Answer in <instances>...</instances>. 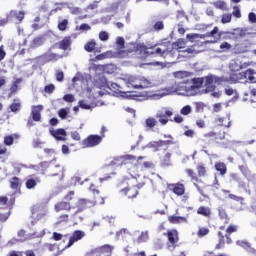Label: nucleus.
Here are the masks:
<instances>
[{
	"label": "nucleus",
	"instance_id": "44",
	"mask_svg": "<svg viewBox=\"0 0 256 256\" xmlns=\"http://www.w3.org/2000/svg\"><path fill=\"white\" fill-rule=\"evenodd\" d=\"M50 165H51V161L50 162H47V161L40 162V168H41L42 175H45L47 168L50 167Z\"/></svg>",
	"mask_w": 256,
	"mask_h": 256
},
{
	"label": "nucleus",
	"instance_id": "49",
	"mask_svg": "<svg viewBox=\"0 0 256 256\" xmlns=\"http://www.w3.org/2000/svg\"><path fill=\"white\" fill-rule=\"evenodd\" d=\"M236 31V35L239 39V37H245L247 35V29L246 28H236L234 29Z\"/></svg>",
	"mask_w": 256,
	"mask_h": 256
},
{
	"label": "nucleus",
	"instance_id": "24",
	"mask_svg": "<svg viewBox=\"0 0 256 256\" xmlns=\"http://www.w3.org/2000/svg\"><path fill=\"white\" fill-rule=\"evenodd\" d=\"M254 73H255V70L247 69L245 72H242V75L244 79H248L251 83H256L255 76H253Z\"/></svg>",
	"mask_w": 256,
	"mask_h": 256
},
{
	"label": "nucleus",
	"instance_id": "64",
	"mask_svg": "<svg viewBox=\"0 0 256 256\" xmlns=\"http://www.w3.org/2000/svg\"><path fill=\"white\" fill-rule=\"evenodd\" d=\"M248 21L249 23H252V24L256 23V14L254 12H250L248 14Z\"/></svg>",
	"mask_w": 256,
	"mask_h": 256
},
{
	"label": "nucleus",
	"instance_id": "62",
	"mask_svg": "<svg viewBox=\"0 0 256 256\" xmlns=\"http://www.w3.org/2000/svg\"><path fill=\"white\" fill-rule=\"evenodd\" d=\"M14 141H15V139L13 138V136L4 137V144L7 145L8 147L13 145Z\"/></svg>",
	"mask_w": 256,
	"mask_h": 256
},
{
	"label": "nucleus",
	"instance_id": "15",
	"mask_svg": "<svg viewBox=\"0 0 256 256\" xmlns=\"http://www.w3.org/2000/svg\"><path fill=\"white\" fill-rule=\"evenodd\" d=\"M169 191H172L175 195L181 196L185 193V185L181 183L168 184Z\"/></svg>",
	"mask_w": 256,
	"mask_h": 256
},
{
	"label": "nucleus",
	"instance_id": "13",
	"mask_svg": "<svg viewBox=\"0 0 256 256\" xmlns=\"http://www.w3.org/2000/svg\"><path fill=\"white\" fill-rule=\"evenodd\" d=\"M136 49H139V53L144 57V59L150 57V55H155V51H149V49H153V46L149 47L144 43L137 44Z\"/></svg>",
	"mask_w": 256,
	"mask_h": 256
},
{
	"label": "nucleus",
	"instance_id": "53",
	"mask_svg": "<svg viewBox=\"0 0 256 256\" xmlns=\"http://www.w3.org/2000/svg\"><path fill=\"white\" fill-rule=\"evenodd\" d=\"M203 109H205V103H203V102H195V111H196V113L203 112Z\"/></svg>",
	"mask_w": 256,
	"mask_h": 256
},
{
	"label": "nucleus",
	"instance_id": "41",
	"mask_svg": "<svg viewBox=\"0 0 256 256\" xmlns=\"http://www.w3.org/2000/svg\"><path fill=\"white\" fill-rule=\"evenodd\" d=\"M67 25H69V20L64 19L58 23L59 31H67Z\"/></svg>",
	"mask_w": 256,
	"mask_h": 256
},
{
	"label": "nucleus",
	"instance_id": "33",
	"mask_svg": "<svg viewBox=\"0 0 256 256\" xmlns=\"http://www.w3.org/2000/svg\"><path fill=\"white\" fill-rule=\"evenodd\" d=\"M198 215H203L204 217H209L211 215V210L205 206H201L197 210Z\"/></svg>",
	"mask_w": 256,
	"mask_h": 256
},
{
	"label": "nucleus",
	"instance_id": "2",
	"mask_svg": "<svg viewBox=\"0 0 256 256\" xmlns=\"http://www.w3.org/2000/svg\"><path fill=\"white\" fill-rule=\"evenodd\" d=\"M19 243H23L25 241H29L31 239H39L41 237H45V230H42L41 232H33L25 234V230H19L17 233Z\"/></svg>",
	"mask_w": 256,
	"mask_h": 256
},
{
	"label": "nucleus",
	"instance_id": "54",
	"mask_svg": "<svg viewBox=\"0 0 256 256\" xmlns=\"http://www.w3.org/2000/svg\"><path fill=\"white\" fill-rule=\"evenodd\" d=\"M138 44L136 43H130L129 48L126 50L128 53H139V49H136Z\"/></svg>",
	"mask_w": 256,
	"mask_h": 256
},
{
	"label": "nucleus",
	"instance_id": "9",
	"mask_svg": "<svg viewBox=\"0 0 256 256\" xmlns=\"http://www.w3.org/2000/svg\"><path fill=\"white\" fill-rule=\"evenodd\" d=\"M55 59H57V54L45 53L41 56L34 58L33 61H37L38 65H46V63H50V61H55Z\"/></svg>",
	"mask_w": 256,
	"mask_h": 256
},
{
	"label": "nucleus",
	"instance_id": "32",
	"mask_svg": "<svg viewBox=\"0 0 256 256\" xmlns=\"http://www.w3.org/2000/svg\"><path fill=\"white\" fill-rule=\"evenodd\" d=\"M159 147H161V146H160V143H159V140H158V141L149 142L144 147V149H154V152L157 153V151H159Z\"/></svg>",
	"mask_w": 256,
	"mask_h": 256
},
{
	"label": "nucleus",
	"instance_id": "59",
	"mask_svg": "<svg viewBox=\"0 0 256 256\" xmlns=\"http://www.w3.org/2000/svg\"><path fill=\"white\" fill-rule=\"evenodd\" d=\"M186 39H188V41H190V43H193L196 41V39H199V34H197V33L187 34Z\"/></svg>",
	"mask_w": 256,
	"mask_h": 256
},
{
	"label": "nucleus",
	"instance_id": "43",
	"mask_svg": "<svg viewBox=\"0 0 256 256\" xmlns=\"http://www.w3.org/2000/svg\"><path fill=\"white\" fill-rule=\"evenodd\" d=\"M78 105H79L80 109H85L86 111L93 109V106H91V104L86 103L85 100H80L78 102Z\"/></svg>",
	"mask_w": 256,
	"mask_h": 256
},
{
	"label": "nucleus",
	"instance_id": "14",
	"mask_svg": "<svg viewBox=\"0 0 256 256\" xmlns=\"http://www.w3.org/2000/svg\"><path fill=\"white\" fill-rule=\"evenodd\" d=\"M113 249L111 248L110 245H104L102 247H98L96 249L91 250L90 252L87 253L88 256H98L101 255V253H111Z\"/></svg>",
	"mask_w": 256,
	"mask_h": 256
},
{
	"label": "nucleus",
	"instance_id": "37",
	"mask_svg": "<svg viewBox=\"0 0 256 256\" xmlns=\"http://www.w3.org/2000/svg\"><path fill=\"white\" fill-rule=\"evenodd\" d=\"M229 68L233 73H237V71H241L243 69V67L237 62L230 63Z\"/></svg>",
	"mask_w": 256,
	"mask_h": 256
},
{
	"label": "nucleus",
	"instance_id": "63",
	"mask_svg": "<svg viewBox=\"0 0 256 256\" xmlns=\"http://www.w3.org/2000/svg\"><path fill=\"white\" fill-rule=\"evenodd\" d=\"M218 213H219L220 219H227V212L223 207L218 208Z\"/></svg>",
	"mask_w": 256,
	"mask_h": 256
},
{
	"label": "nucleus",
	"instance_id": "56",
	"mask_svg": "<svg viewBox=\"0 0 256 256\" xmlns=\"http://www.w3.org/2000/svg\"><path fill=\"white\" fill-rule=\"evenodd\" d=\"M219 33V27L215 26L212 31L205 33V37H214Z\"/></svg>",
	"mask_w": 256,
	"mask_h": 256
},
{
	"label": "nucleus",
	"instance_id": "25",
	"mask_svg": "<svg viewBox=\"0 0 256 256\" xmlns=\"http://www.w3.org/2000/svg\"><path fill=\"white\" fill-rule=\"evenodd\" d=\"M9 109L12 113H19V111H21V102L19 99H14L13 103L10 104Z\"/></svg>",
	"mask_w": 256,
	"mask_h": 256
},
{
	"label": "nucleus",
	"instance_id": "17",
	"mask_svg": "<svg viewBox=\"0 0 256 256\" xmlns=\"http://www.w3.org/2000/svg\"><path fill=\"white\" fill-rule=\"evenodd\" d=\"M71 36H65L59 43H58V49H61L62 51H67V49H70L71 47Z\"/></svg>",
	"mask_w": 256,
	"mask_h": 256
},
{
	"label": "nucleus",
	"instance_id": "12",
	"mask_svg": "<svg viewBox=\"0 0 256 256\" xmlns=\"http://www.w3.org/2000/svg\"><path fill=\"white\" fill-rule=\"evenodd\" d=\"M218 39H222L224 41H237L239 37L237 36V33L235 32H229V31H219L218 30Z\"/></svg>",
	"mask_w": 256,
	"mask_h": 256
},
{
	"label": "nucleus",
	"instance_id": "31",
	"mask_svg": "<svg viewBox=\"0 0 256 256\" xmlns=\"http://www.w3.org/2000/svg\"><path fill=\"white\" fill-rule=\"evenodd\" d=\"M173 51V48L169 49H161V48H156V50L154 51V54L156 53L157 55H160V57H167V55H169V53H171Z\"/></svg>",
	"mask_w": 256,
	"mask_h": 256
},
{
	"label": "nucleus",
	"instance_id": "3",
	"mask_svg": "<svg viewBox=\"0 0 256 256\" xmlns=\"http://www.w3.org/2000/svg\"><path fill=\"white\" fill-rule=\"evenodd\" d=\"M106 89L112 91L113 93H122V97H124L125 99H131L132 101H135V99H137V95L127 94V92L120 91L119 89H121V86L114 82L108 81V86H106Z\"/></svg>",
	"mask_w": 256,
	"mask_h": 256
},
{
	"label": "nucleus",
	"instance_id": "35",
	"mask_svg": "<svg viewBox=\"0 0 256 256\" xmlns=\"http://www.w3.org/2000/svg\"><path fill=\"white\" fill-rule=\"evenodd\" d=\"M95 45H97L95 41L91 40L85 44L84 49L87 51V53H93V51H95Z\"/></svg>",
	"mask_w": 256,
	"mask_h": 256
},
{
	"label": "nucleus",
	"instance_id": "19",
	"mask_svg": "<svg viewBox=\"0 0 256 256\" xmlns=\"http://www.w3.org/2000/svg\"><path fill=\"white\" fill-rule=\"evenodd\" d=\"M45 43V37L38 36L32 40L30 43V49H37L38 47H41Z\"/></svg>",
	"mask_w": 256,
	"mask_h": 256
},
{
	"label": "nucleus",
	"instance_id": "11",
	"mask_svg": "<svg viewBox=\"0 0 256 256\" xmlns=\"http://www.w3.org/2000/svg\"><path fill=\"white\" fill-rule=\"evenodd\" d=\"M109 81L104 75H99L94 79V85L97 87V89H102V91H106V93H109L107 91V87H109Z\"/></svg>",
	"mask_w": 256,
	"mask_h": 256
},
{
	"label": "nucleus",
	"instance_id": "10",
	"mask_svg": "<svg viewBox=\"0 0 256 256\" xmlns=\"http://www.w3.org/2000/svg\"><path fill=\"white\" fill-rule=\"evenodd\" d=\"M50 135L56 139V141H67V138L65 136L67 135V131L64 128H58V129H49Z\"/></svg>",
	"mask_w": 256,
	"mask_h": 256
},
{
	"label": "nucleus",
	"instance_id": "47",
	"mask_svg": "<svg viewBox=\"0 0 256 256\" xmlns=\"http://www.w3.org/2000/svg\"><path fill=\"white\" fill-rule=\"evenodd\" d=\"M116 45L118 49H125V38L119 36L116 39Z\"/></svg>",
	"mask_w": 256,
	"mask_h": 256
},
{
	"label": "nucleus",
	"instance_id": "45",
	"mask_svg": "<svg viewBox=\"0 0 256 256\" xmlns=\"http://www.w3.org/2000/svg\"><path fill=\"white\" fill-rule=\"evenodd\" d=\"M10 187L11 189H19V178L17 176H14L10 181Z\"/></svg>",
	"mask_w": 256,
	"mask_h": 256
},
{
	"label": "nucleus",
	"instance_id": "55",
	"mask_svg": "<svg viewBox=\"0 0 256 256\" xmlns=\"http://www.w3.org/2000/svg\"><path fill=\"white\" fill-rule=\"evenodd\" d=\"M154 249L156 251H161V249H163V241L161 239H156L154 241Z\"/></svg>",
	"mask_w": 256,
	"mask_h": 256
},
{
	"label": "nucleus",
	"instance_id": "60",
	"mask_svg": "<svg viewBox=\"0 0 256 256\" xmlns=\"http://www.w3.org/2000/svg\"><path fill=\"white\" fill-rule=\"evenodd\" d=\"M100 41H109V33L107 31H101L99 33Z\"/></svg>",
	"mask_w": 256,
	"mask_h": 256
},
{
	"label": "nucleus",
	"instance_id": "8",
	"mask_svg": "<svg viewBox=\"0 0 256 256\" xmlns=\"http://www.w3.org/2000/svg\"><path fill=\"white\" fill-rule=\"evenodd\" d=\"M85 237V231L82 230H75L72 233V236L69 238L68 244L65 246V249H69L70 247H73L77 241H81Z\"/></svg>",
	"mask_w": 256,
	"mask_h": 256
},
{
	"label": "nucleus",
	"instance_id": "16",
	"mask_svg": "<svg viewBox=\"0 0 256 256\" xmlns=\"http://www.w3.org/2000/svg\"><path fill=\"white\" fill-rule=\"evenodd\" d=\"M42 109H43V105L32 106V112H31L32 121H36V122L41 121Z\"/></svg>",
	"mask_w": 256,
	"mask_h": 256
},
{
	"label": "nucleus",
	"instance_id": "48",
	"mask_svg": "<svg viewBox=\"0 0 256 256\" xmlns=\"http://www.w3.org/2000/svg\"><path fill=\"white\" fill-rule=\"evenodd\" d=\"M232 17H233L232 14H223L221 18V23H223V25L227 23H231Z\"/></svg>",
	"mask_w": 256,
	"mask_h": 256
},
{
	"label": "nucleus",
	"instance_id": "42",
	"mask_svg": "<svg viewBox=\"0 0 256 256\" xmlns=\"http://www.w3.org/2000/svg\"><path fill=\"white\" fill-rule=\"evenodd\" d=\"M205 87L206 88L201 91V95L207 94V93H213V91H215V89H217V86H215L213 84L207 85Z\"/></svg>",
	"mask_w": 256,
	"mask_h": 256
},
{
	"label": "nucleus",
	"instance_id": "23",
	"mask_svg": "<svg viewBox=\"0 0 256 256\" xmlns=\"http://www.w3.org/2000/svg\"><path fill=\"white\" fill-rule=\"evenodd\" d=\"M169 222L172 223L173 225H177L179 223H187V218L183 216H170L168 218Z\"/></svg>",
	"mask_w": 256,
	"mask_h": 256
},
{
	"label": "nucleus",
	"instance_id": "4",
	"mask_svg": "<svg viewBox=\"0 0 256 256\" xmlns=\"http://www.w3.org/2000/svg\"><path fill=\"white\" fill-rule=\"evenodd\" d=\"M101 141H103V136L91 134L82 141V145L84 147H97V145H101Z\"/></svg>",
	"mask_w": 256,
	"mask_h": 256
},
{
	"label": "nucleus",
	"instance_id": "57",
	"mask_svg": "<svg viewBox=\"0 0 256 256\" xmlns=\"http://www.w3.org/2000/svg\"><path fill=\"white\" fill-rule=\"evenodd\" d=\"M197 171L199 177H205V174L207 173V170H205V166H203L202 164H199L197 166Z\"/></svg>",
	"mask_w": 256,
	"mask_h": 256
},
{
	"label": "nucleus",
	"instance_id": "36",
	"mask_svg": "<svg viewBox=\"0 0 256 256\" xmlns=\"http://www.w3.org/2000/svg\"><path fill=\"white\" fill-rule=\"evenodd\" d=\"M237 183L239 189H243V191H245V193H249V195L251 194V191L249 190V185L245 183V181L240 179Z\"/></svg>",
	"mask_w": 256,
	"mask_h": 256
},
{
	"label": "nucleus",
	"instance_id": "1",
	"mask_svg": "<svg viewBox=\"0 0 256 256\" xmlns=\"http://www.w3.org/2000/svg\"><path fill=\"white\" fill-rule=\"evenodd\" d=\"M187 86L184 87L186 93L188 95H197V91L203 87V83H205V78H193L191 80H184Z\"/></svg>",
	"mask_w": 256,
	"mask_h": 256
},
{
	"label": "nucleus",
	"instance_id": "7",
	"mask_svg": "<svg viewBox=\"0 0 256 256\" xmlns=\"http://www.w3.org/2000/svg\"><path fill=\"white\" fill-rule=\"evenodd\" d=\"M163 110H160L156 113V119H158L159 123L161 125H167L169 123V118L167 117H173V111L168 110L167 108H164Z\"/></svg>",
	"mask_w": 256,
	"mask_h": 256
},
{
	"label": "nucleus",
	"instance_id": "5",
	"mask_svg": "<svg viewBox=\"0 0 256 256\" xmlns=\"http://www.w3.org/2000/svg\"><path fill=\"white\" fill-rule=\"evenodd\" d=\"M77 210L76 212L72 215V217H76L78 213H82V211H85V209H89L91 207H95V203L92 202L91 200L87 199H79L78 202L76 203Z\"/></svg>",
	"mask_w": 256,
	"mask_h": 256
},
{
	"label": "nucleus",
	"instance_id": "38",
	"mask_svg": "<svg viewBox=\"0 0 256 256\" xmlns=\"http://www.w3.org/2000/svg\"><path fill=\"white\" fill-rule=\"evenodd\" d=\"M236 245H238V247H242V249H245V251H247V249H249V246L251 245V243H249L246 240H237Z\"/></svg>",
	"mask_w": 256,
	"mask_h": 256
},
{
	"label": "nucleus",
	"instance_id": "61",
	"mask_svg": "<svg viewBox=\"0 0 256 256\" xmlns=\"http://www.w3.org/2000/svg\"><path fill=\"white\" fill-rule=\"evenodd\" d=\"M239 170L241 171V173L244 175V177H249V168L245 165H240L239 166Z\"/></svg>",
	"mask_w": 256,
	"mask_h": 256
},
{
	"label": "nucleus",
	"instance_id": "27",
	"mask_svg": "<svg viewBox=\"0 0 256 256\" xmlns=\"http://www.w3.org/2000/svg\"><path fill=\"white\" fill-rule=\"evenodd\" d=\"M37 183H41V180L39 178H29L25 183L26 189H35V187H37Z\"/></svg>",
	"mask_w": 256,
	"mask_h": 256
},
{
	"label": "nucleus",
	"instance_id": "39",
	"mask_svg": "<svg viewBox=\"0 0 256 256\" xmlns=\"http://www.w3.org/2000/svg\"><path fill=\"white\" fill-rule=\"evenodd\" d=\"M225 5H226V3L224 0H217V1L213 2V6L216 9H220L221 11H224Z\"/></svg>",
	"mask_w": 256,
	"mask_h": 256
},
{
	"label": "nucleus",
	"instance_id": "21",
	"mask_svg": "<svg viewBox=\"0 0 256 256\" xmlns=\"http://www.w3.org/2000/svg\"><path fill=\"white\" fill-rule=\"evenodd\" d=\"M160 167H171V153L167 152L160 161Z\"/></svg>",
	"mask_w": 256,
	"mask_h": 256
},
{
	"label": "nucleus",
	"instance_id": "22",
	"mask_svg": "<svg viewBox=\"0 0 256 256\" xmlns=\"http://www.w3.org/2000/svg\"><path fill=\"white\" fill-rule=\"evenodd\" d=\"M156 126H157V119H155L153 117H149L145 120L144 127L146 128V131H149L150 129H153Z\"/></svg>",
	"mask_w": 256,
	"mask_h": 256
},
{
	"label": "nucleus",
	"instance_id": "28",
	"mask_svg": "<svg viewBox=\"0 0 256 256\" xmlns=\"http://www.w3.org/2000/svg\"><path fill=\"white\" fill-rule=\"evenodd\" d=\"M102 67L104 73H107L108 75H113V73L117 71V66H115V64H105Z\"/></svg>",
	"mask_w": 256,
	"mask_h": 256
},
{
	"label": "nucleus",
	"instance_id": "20",
	"mask_svg": "<svg viewBox=\"0 0 256 256\" xmlns=\"http://www.w3.org/2000/svg\"><path fill=\"white\" fill-rule=\"evenodd\" d=\"M169 243L175 244L179 241V232L177 230H171L167 233Z\"/></svg>",
	"mask_w": 256,
	"mask_h": 256
},
{
	"label": "nucleus",
	"instance_id": "50",
	"mask_svg": "<svg viewBox=\"0 0 256 256\" xmlns=\"http://www.w3.org/2000/svg\"><path fill=\"white\" fill-rule=\"evenodd\" d=\"M154 31H163L165 29V24L163 21H157L153 26Z\"/></svg>",
	"mask_w": 256,
	"mask_h": 256
},
{
	"label": "nucleus",
	"instance_id": "51",
	"mask_svg": "<svg viewBox=\"0 0 256 256\" xmlns=\"http://www.w3.org/2000/svg\"><path fill=\"white\" fill-rule=\"evenodd\" d=\"M214 83L221 85V83H229V79L225 77L214 76Z\"/></svg>",
	"mask_w": 256,
	"mask_h": 256
},
{
	"label": "nucleus",
	"instance_id": "26",
	"mask_svg": "<svg viewBox=\"0 0 256 256\" xmlns=\"http://www.w3.org/2000/svg\"><path fill=\"white\" fill-rule=\"evenodd\" d=\"M111 57H116V55L113 54V51H107V52H104L102 54H98L95 57L94 61H103V59H109Z\"/></svg>",
	"mask_w": 256,
	"mask_h": 256
},
{
	"label": "nucleus",
	"instance_id": "18",
	"mask_svg": "<svg viewBox=\"0 0 256 256\" xmlns=\"http://www.w3.org/2000/svg\"><path fill=\"white\" fill-rule=\"evenodd\" d=\"M55 211L59 213V211H71V203L69 202H58L55 204Z\"/></svg>",
	"mask_w": 256,
	"mask_h": 256
},
{
	"label": "nucleus",
	"instance_id": "58",
	"mask_svg": "<svg viewBox=\"0 0 256 256\" xmlns=\"http://www.w3.org/2000/svg\"><path fill=\"white\" fill-rule=\"evenodd\" d=\"M77 31H91V26L87 23H83L76 27Z\"/></svg>",
	"mask_w": 256,
	"mask_h": 256
},
{
	"label": "nucleus",
	"instance_id": "40",
	"mask_svg": "<svg viewBox=\"0 0 256 256\" xmlns=\"http://www.w3.org/2000/svg\"><path fill=\"white\" fill-rule=\"evenodd\" d=\"M67 115H69V108H61L58 111V117H60V119H67Z\"/></svg>",
	"mask_w": 256,
	"mask_h": 256
},
{
	"label": "nucleus",
	"instance_id": "6",
	"mask_svg": "<svg viewBox=\"0 0 256 256\" xmlns=\"http://www.w3.org/2000/svg\"><path fill=\"white\" fill-rule=\"evenodd\" d=\"M7 15L10 23H23L25 19V11L11 10Z\"/></svg>",
	"mask_w": 256,
	"mask_h": 256
},
{
	"label": "nucleus",
	"instance_id": "46",
	"mask_svg": "<svg viewBox=\"0 0 256 256\" xmlns=\"http://www.w3.org/2000/svg\"><path fill=\"white\" fill-rule=\"evenodd\" d=\"M214 82V75L210 74L208 76L204 77V86L207 87V85H213Z\"/></svg>",
	"mask_w": 256,
	"mask_h": 256
},
{
	"label": "nucleus",
	"instance_id": "34",
	"mask_svg": "<svg viewBox=\"0 0 256 256\" xmlns=\"http://www.w3.org/2000/svg\"><path fill=\"white\" fill-rule=\"evenodd\" d=\"M242 77H243V72L239 74H231L227 79L228 81H230V83L235 84V83H239V79H241Z\"/></svg>",
	"mask_w": 256,
	"mask_h": 256
},
{
	"label": "nucleus",
	"instance_id": "30",
	"mask_svg": "<svg viewBox=\"0 0 256 256\" xmlns=\"http://www.w3.org/2000/svg\"><path fill=\"white\" fill-rule=\"evenodd\" d=\"M225 247V236L223 232H218V244L216 245L215 249H223Z\"/></svg>",
	"mask_w": 256,
	"mask_h": 256
},
{
	"label": "nucleus",
	"instance_id": "52",
	"mask_svg": "<svg viewBox=\"0 0 256 256\" xmlns=\"http://www.w3.org/2000/svg\"><path fill=\"white\" fill-rule=\"evenodd\" d=\"M192 111L193 108H191V105H186L180 110V113L181 115H189Z\"/></svg>",
	"mask_w": 256,
	"mask_h": 256
},
{
	"label": "nucleus",
	"instance_id": "29",
	"mask_svg": "<svg viewBox=\"0 0 256 256\" xmlns=\"http://www.w3.org/2000/svg\"><path fill=\"white\" fill-rule=\"evenodd\" d=\"M215 169L220 173V175H226L227 173V166L223 162H219L215 164Z\"/></svg>",
	"mask_w": 256,
	"mask_h": 256
}]
</instances>
